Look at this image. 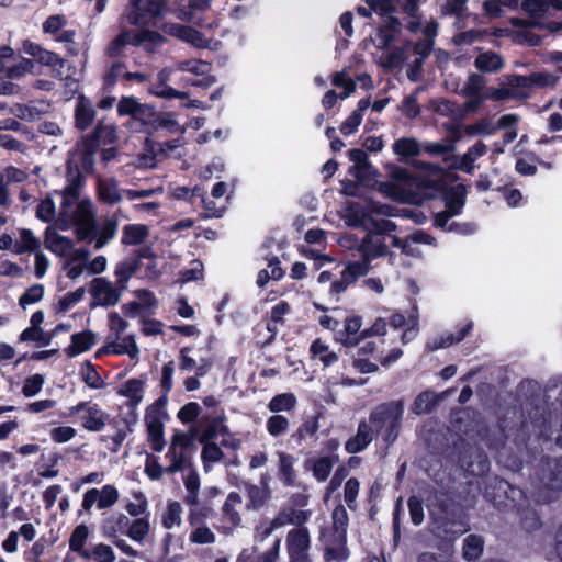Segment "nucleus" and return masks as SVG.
<instances>
[{"instance_id": "obj_50", "label": "nucleus", "mask_w": 562, "mask_h": 562, "mask_svg": "<svg viewBox=\"0 0 562 562\" xmlns=\"http://www.w3.org/2000/svg\"><path fill=\"white\" fill-rule=\"evenodd\" d=\"M268 268H270V270L262 269L258 272L256 282L259 288L266 286L269 280H280L283 277V270L277 257L268 260Z\"/></svg>"}, {"instance_id": "obj_44", "label": "nucleus", "mask_w": 562, "mask_h": 562, "mask_svg": "<svg viewBox=\"0 0 562 562\" xmlns=\"http://www.w3.org/2000/svg\"><path fill=\"white\" fill-rule=\"evenodd\" d=\"M336 460L331 457H319L307 461L314 477L324 482L328 479Z\"/></svg>"}, {"instance_id": "obj_35", "label": "nucleus", "mask_w": 562, "mask_h": 562, "mask_svg": "<svg viewBox=\"0 0 562 562\" xmlns=\"http://www.w3.org/2000/svg\"><path fill=\"white\" fill-rule=\"evenodd\" d=\"M504 81L513 100H524L530 97L531 91L526 76L508 75L504 77Z\"/></svg>"}, {"instance_id": "obj_61", "label": "nucleus", "mask_w": 562, "mask_h": 562, "mask_svg": "<svg viewBox=\"0 0 562 562\" xmlns=\"http://www.w3.org/2000/svg\"><path fill=\"white\" fill-rule=\"evenodd\" d=\"M100 496L98 499V508L106 509L114 506L120 497L119 491L114 485L106 484L99 490Z\"/></svg>"}, {"instance_id": "obj_21", "label": "nucleus", "mask_w": 562, "mask_h": 562, "mask_svg": "<svg viewBox=\"0 0 562 562\" xmlns=\"http://www.w3.org/2000/svg\"><path fill=\"white\" fill-rule=\"evenodd\" d=\"M487 153V146L481 142H475L468 150L454 158V167L464 173L472 175L475 165L474 162Z\"/></svg>"}, {"instance_id": "obj_27", "label": "nucleus", "mask_w": 562, "mask_h": 562, "mask_svg": "<svg viewBox=\"0 0 562 562\" xmlns=\"http://www.w3.org/2000/svg\"><path fill=\"white\" fill-rule=\"evenodd\" d=\"M10 112L20 120L33 122L38 120L44 113L47 112V106L44 101L15 103L11 108Z\"/></svg>"}, {"instance_id": "obj_56", "label": "nucleus", "mask_w": 562, "mask_h": 562, "mask_svg": "<svg viewBox=\"0 0 562 562\" xmlns=\"http://www.w3.org/2000/svg\"><path fill=\"white\" fill-rule=\"evenodd\" d=\"M248 504L247 508L258 509L265 505L269 498V490L266 486L248 485L247 486Z\"/></svg>"}, {"instance_id": "obj_34", "label": "nucleus", "mask_w": 562, "mask_h": 562, "mask_svg": "<svg viewBox=\"0 0 562 562\" xmlns=\"http://www.w3.org/2000/svg\"><path fill=\"white\" fill-rule=\"evenodd\" d=\"M109 419V415L103 412L97 404L87 407L82 426L89 431H101Z\"/></svg>"}, {"instance_id": "obj_63", "label": "nucleus", "mask_w": 562, "mask_h": 562, "mask_svg": "<svg viewBox=\"0 0 562 562\" xmlns=\"http://www.w3.org/2000/svg\"><path fill=\"white\" fill-rule=\"evenodd\" d=\"M521 432L522 434H533L535 436H548L552 438L551 435L547 434V422L542 416H536L535 418H530L529 420H525L521 424Z\"/></svg>"}, {"instance_id": "obj_14", "label": "nucleus", "mask_w": 562, "mask_h": 562, "mask_svg": "<svg viewBox=\"0 0 562 562\" xmlns=\"http://www.w3.org/2000/svg\"><path fill=\"white\" fill-rule=\"evenodd\" d=\"M148 442L153 450L161 452L166 446L164 439V424L156 415V407H148L145 414Z\"/></svg>"}, {"instance_id": "obj_45", "label": "nucleus", "mask_w": 562, "mask_h": 562, "mask_svg": "<svg viewBox=\"0 0 562 562\" xmlns=\"http://www.w3.org/2000/svg\"><path fill=\"white\" fill-rule=\"evenodd\" d=\"M148 227L143 224H130L124 226L122 243L125 245L142 244L148 236Z\"/></svg>"}, {"instance_id": "obj_32", "label": "nucleus", "mask_w": 562, "mask_h": 562, "mask_svg": "<svg viewBox=\"0 0 562 562\" xmlns=\"http://www.w3.org/2000/svg\"><path fill=\"white\" fill-rule=\"evenodd\" d=\"M140 43H143V41L136 33L132 31H123L111 41L106 48V54L110 57H116L124 52L128 44L138 45Z\"/></svg>"}, {"instance_id": "obj_4", "label": "nucleus", "mask_w": 562, "mask_h": 562, "mask_svg": "<svg viewBox=\"0 0 562 562\" xmlns=\"http://www.w3.org/2000/svg\"><path fill=\"white\" fill-rule=\"evenodd\" d=\"M70 226L76 227L78 240H86L91 237L95 231V212L90 199L80 200L68 215Z\"/></svg>"}, {"instance_id": "obj_53", "label": "nucleus", "mask_w": 562, "mask_h": 562, "mask_svg": "<svg viewBox=\"0 0 562 562\" xmlns=\"http://www.w3.org/2000/svg\"><path fill=\"white\" fill-rule=\"evenodd\" d=\"M484 541L476 535H469L463 540V558L468 561L479 559L483 553Z\"/></svg>"}, {"instance_id": "obj_58", "label": "nucleus", "mask_w": 562, "mask_h": 562, "mask_svg": "<svg viewBox=\"0 0 562 562\" xmlns=\"http://www.w3.org/2000/svg\"><path fill=\"white\" fill-rule=\"evenodd\" d=\"M149 530L150 524L148 518L142 517L133 520L132 522L130 521L126 535L136 542H143Z\"/></svg>"}, {"instance_id": "obj_42", "label": "nucleus", "mask_w": 562, "mask_h": 562, "mask_svg": "<svg viewBox=\"0 0 562 562\" xmlns=\"http://www.w3.org/2000/svg\"><path fill=\"white\" fill-rule=\"evenodd\" d=\"M349 158L353 162L355 177L358 180L367 179L371 169L367 153L362 149H352L349 151Z\"/></svg>"}, {"instance_id": "obj_28", "label": "nucleus", "mask_w": 562, "mask_h": 562, "mask_svg": "<svg viewBox=\"0 0 562 562\" xmlns=\"http://www.w3.org/2000/svg\"><path fill=\"white\" fill-rule=\"evenodd\" d=\"M362 322L359 316H349L345 321L344 331L338 333L336 340L346 347H355L362 339L357 334L361 328Z\"/></svg>"}, {"instance_id": "obj_64", "label": "nucleus", "mask_w": 562, "mask_h": 562, "mask_svg": "<svg viewBox=\"0 0 562 562\" xmlns=\"http://www.w3.org/2000/svg\"><path fill=\"white\" fill-rule=\"evenodd\" d=\"M204 277V266L203 263L194 259L190 262V268L180 271L179 273V282L187 283L191 281L202 280Z\"/></svg>"}, {"instance_id": "obj_30", "label": "nucleus", "mask_w": 562, "mask_h": 562, "mask_svg": "<svg viewBox=\"0 0 562 562\" xmlns=\"http://www.w3.org/2000/svg\"><path fill=\"white\" fill-rule=\"evenodd\" d=\"M474 66L482 72L494 74L501 71L504 68L505 63L503 57L497 53L486 50L479 53L475 57Z\"/></svg>"}, {"instance_id": "obj_25", "label": "nucleus", "mask_w": 562, "mask_h": 562, "mask_svg": "<svg viewBox=\"0 0 562 562\" xmlns=\"http://www.w3.org/2000/svg\"><path fill=\"white\" fill-rule=\"evenodd\" d=\"M278 462V477L285 486H294L297 480L296 471L294 469L295 458L284 451L277 453Z\"/></svg>"}, {"instance_id": "obj_54", "label": "nucleus", "mask_w": 562, "mask_h": 562, "mask_svg": "<svg viewBox=\"0 0 562 562\" xmlns=\"http://www.w3.org/2000/svg\"><path fill=\"white\" fill-rule=\"evenodd\" d=\"M202 443L203 449L201 452V457L204 464V469L207 472L211 470L212 464L217 463L223 459L224 453L216 443L212 442V440L204 441Z\"/></svg>"}, {"instance_id": "obj_49", "label": "nucleus", "mask_w": 562, "mask_h": 562, "mask_svg": "<svg viewBox=\"0 0 562 562\" xmlns=\"http://www.w3.org/2000/svg\"><path fill=\"white\" fill-rule=\"evenodd\" d=\"M485 83L486 79L482 75L471 72L462 86L461 93L463 97H477V94H485Z\"/></svg>"}, {"instance_id": "obj_15", "label": "nucleus", "mask_w": 562, "mask_h": 562, "mask_svg": "<svg viewBox=\"0 0 562 562\" xmlns=\"http://www.w3.org/2000/svg\"><path fill=\"white\" fill-rule=\"evenodd\" d=\"M378 436L369 420H361L358 425L357 432L349 438L345 445L348 453H358L363 451Z\"/></svg>"}, {"instance_id": "obj_16", "label": "nucleus", "mask_w": 562, "mask_h": 562, "mask_svg": "<svg viewBox=\"0 0 562 562\" xmlns=\"http://www.w3.org/2000/svg\"><path fill=\"white\" fill-rule=\"evenodd\" d=\"M310 516L311 512L308 510L295 508L283 509L272 519L266 533L270 535L274 530L288 525H294L299 528H303L302 526L308 520Z\"/></svg>"}, {"instance_id": "obj_10", "label": "nucleus", "mask_w": 562, "mask_h": 562, "mask_svg": "<svg viewBox=\"0 0 562 562\" xmlns=\"http://www.w3.org/2000/svg\"><path fill=\"white\" fill-rule=\"evenodd\" d=\"M370 270V266L366 261H352L340 272L339 279L331 281L328 293L338 300V296L344 293L358 278L366 276Z\"/></svg>"}, {"instance_id": "obj_13", "label": "nucleus", "mask_w": 562, "mask_h": 562, "mask_svg": "<svg viewBox=\"0 0 562 562\" xmlns=\"http://www.w3.org/2000/svg\"><path fill=\"white\" fill-rule=\"evenodd\" d=\"M162 30L166 34L189 43L196 48H205L209 45V40L201 32L190 26L167 23Z\"/></svg>"}, {"instance_id": "obj_31", "label": "nucleus", "mask_w": 562, "mask_h": 562, "mask_svg": "<svg viewBox=\"0 0 562 562\" xmlns=\"http://www.w3.org/2000/svg\"><path fill=\"white\" fill-rule=\"evenodd\" d=\"M128 525L130 519L125 514H112L103 522V533L111 539L117 538L119 535L127 533Z\"/></svg>"}, {"instance_id": "obj_29", "label": "nucleus", "mask_w": 562, "mask_h": 562, "mask_svg": "<svg viewBox=\"0 0 562 562\" xmlns=\"http://www.w3.org/2000/svg\"><path fill=\"white\" fill-rule=\"evenodd\" d=\"M90 536V530L85 524L78 525L69 537V549L83 560H91L90 550L85 544Z\"/></svg>"}, {"instance_id": "obj_3", "label": "nucleus", "mask_w": 562, "mask_h": 562, "mask_svg": "<svg viewBox=\"0 0 562 562\" xmlns=\"http://www.w3.org/2000/svg\"><path fill=\"white\" fill-rule=\"evenodd\" d=\"M372 214L382 216H395L394 207L367 199L364 205L357 202H347L345 206V220L349 226L368 228Z\"/></svg>"}, {"instance_id": "obj_5", "label": "nucleus", "mask_w": 562, "mask_h": 562, "mask_svg": "<svg viewBox=\"0 0 562 562\" xmlns=\"http://www.w3.org/2000/svg\"><path fill=\"white\" fill-rule=\"evenodd\" d=\"M165 0H131L125 19L133 25H148L166 12Z\"/></svg>"}, {"instance_id": "obj_48", "label": "nucleus", "mask_w": 562, "mask_h": 562, "mask_svg": "<svg viewBox=\"0 0 562 562\" xmlns=\"http://www.w3.org/2000/svg\"><path fill=\"white\" fill-rule=\"evenodd\" d=\"M297 404L296 396L293 393H280L273 396L268 403V409L272 413L290 412Z\"/></svg>"}, {"instance_id": "obj_18", "label": "nucleus", "mask_w": 562, "mask_h": 562, "mask_svg": "<svg viewBox=\"0 0 562 562\" xmlns=\"http://www.w3.org/2000/svg\"><path fill=\"white\" fill-rule=\"evenodd\" d=\"M324 562H347L351 552L347 546V539L323 538Z\"/></svg>"}, {"instance_id": "obj_24", "label": "nucleus", "mask_w": 562, "mask_h": 562, "mask_svg": "<svg viewBox=\"0 0 562 562\" xmlns=\"http://www.w3.org/2000/svg\"><path fill=\"white\" fill-rule=\"evenodd\" d=\"M226 432L227 427L224 425V417L221 415H210L202 418L199 441H210Z\"/></svg>"}, {"instance_id": "obj_8", "label": "nucleus", "mask_w": 562, "mask_h": 562, "mask_svg": "<svg viewBox=\"0 0 562 562\" xmlns=\"http://www.w3.org/2000/svg\"><path fill=\"white\" fill-rule=\"evenodd\" d=\"M540 480L541 486L537 493V501L549 503L562 488V459L554 461L553 465L549 463L548 469L542 471Z\"/></svg>"}, {"instance_id": "obj_22", "label": "nucleus", "mask_w": 562, "mask_h": 562, "mask_svg": "<svg viewBox=\"0 0 562 562\" xmlns=\"http://www.w3.org/2000/svg\"><path fill=\"white\" fill-rule=\"evenodd\" d=\"M55 226H49L45 231V247L59 257L70 256L74 243L70 238L59 235Z\"/></svg>"}, {"instance_id": "obj_47", "label": "nucleus", "mask_w": 562, "mask_h": 562, "mask_svg": "<svg viewBox=\"0 0 562 562\" xmlns=\"http://www.w3.org/2000/svg\"><path fill=\"white\" fill-rule=\"evenodd\" d=\"M497 132L495 123L491 119H481L476 122L469 124L464 127V133L468 136H492Z\"/></svg>"}, {"instance_id": "obj_38", "label": "nucleus", "mask_w": 562, "mask_h": 562, "mask_svg": "<svg viewBox=\"0 0 562 562\" xmlns=\"http://www.w3.org/2000/svg\"><path fill=\"white\" fill-rule=\"evenodd\" d=\"M369 106H370L369 99H361L358 102L357 109L340 125V132L345 136L352 135L357 132V130L363 119V113Z\"/></svg>"}, {"instance_id": "obj_60", "label": "nucleus", "mask_w": 562, "mask_h": 562, "mask_svg": "<svg viewBox=\"0 0 562 562\" xmlns=\"http://www.w3.org/2000/svg\"><path fill=\"white\" fill-rule=\"evenodd\" d=\"M34 68V61L29 58H21V60L13 66L7 67L4 69L5 76L10 80H19L23 78L26 74H30L33 71Z\"/></svg>"}, {"instance_id": "obj_26", "label": "nucleus", "mask_w": 562, "mask_h": 562, "mask_svg": "<svg viewBox=\"0 0 562 562\" xmlns=\"http://www.w3.org/2000/svg\"><path fill=\"white\" fill-rule=\"evenodd\" d=\"M349 517L342 505H337L331 513V528L323 538L347 539Z\"/></svg>"}, {"instance_id": "obj_39", "label": "nucleus", "mask_w": 562, "mask_h": 562, "mask_svg": "<svg viewBox=\"0 0 562 562\" xmlns=\"http://www.w3.org/2000/svg\"><path fill=\"white\" fill-rule=\"evenodd\" d=\"M401 30V22L398 19L387 15L384 25L378 31L379 47H387L395 38V35Z\"/></svg>"}, {"instance_id": "obj_20", "label": "nucleus", "mask_w": 562, "mask_h": 562, "mask_svg": "<svg viewBox=\"0 0 562 562\" xmlns=\"http://www.w3.org/2000/svg\"><path fill=\"white\" fill-rule=\"evenodd\" d=\"M98 199L105 204H117L123 200L124 191L119 188L114 178L98 177L97 180Z\"/></svg>"}, {"instance_id": "obj_51", "label": "nucleus", "mask_w": 562, "mask_h": 562, "mask_svg": "<svg viewBox=\"0 0 562 562\" xmlns=\"http://www.w3.org/2000/svg\"><path fill=\"white\" fill-rule=\"evenodd\" d=\"M439 398L440 397L434 392H423L415 398L412 405V412L416 415L428 413L436 406Z\"/></svg>"}, {"instance_id": "obj_11", "label": "nucleus", "mask_w": 562, "mask_h": 562, "mask_svg": "<svg viewBox=\"0 0 562 562\" xmlns=\"http://www.w3.org/2000/svg\"><path fill=\"white\" fill-rule=\"evenodd\" d=\"M25 54L35 57L41 64L52 67L56 77L63 78V69L66 60L56 53L43 48L41 45L31 41H25L22 45Z\"/></svg>"}, {"instance_id": "obj_19", "label": "nucleus", "mask_w": 562, "mask_h": 562, "mask_svg": "<svg viewBox=\"0 0 562 562\" xmlns=\"http://www.w3.org/2000/svg\"><path fill=\"white\" fill-rule=\"evenodd\" d=\"M117 113L143 122H147L154 114L150 106L139 103L135 97H123L117 103Z\"/></svg>"}, {"instance_id": "obj_55", "label": "nucleus", "mask_w": 562, "mask_h": 562, "mask_svg": "<svg viewBox=\"0 0 562 562\" xmlns=\"http://www.w3.org/2000/svg\"><path fill=\"white\" fill-rule=\"evenodd\" d=\"M310 351L314 357H318L319 361H322L325 367H329L338 360L337 353L329 351L328 346L321 339H316L312 342Z\"/></svg>"}, {"instance_id": "obj_46", "label": "nucleus", "mask_w": 562, "mask_h": 562, "mask_svg": "<svg viewBox=\"0 0 562 562\" xmlns=\"http://www.w3.org/2000/svg\"><path fill=\"white\" fill-rule=\"evenodd\" d=\"M144 382L138 379L126 381L120 389L119 393L131 400V405L136 407L143 401Z\"/></svg>"}, {"instance_id": "obj_43", "label": "nucleus", "mask_w": 562, "mask_h": 562, "mask_svg": "<svg viewBox=\"0 0 562 562\" xmlns=\"http://www.w3.org/2000/svg\"><path fill=\"white\" fill-rule=\"evenodd\" d=\"M98 147H99V145L95 139L86 138L81 144V147L79 149L80 164H81V168L87 173H91L94 170V164H95L94 154L97 153Z\"/></svg>"}, {"instance_id": "obj_12", "label": "nucleus", "mask_w": 562, "mask_h": 562, "mask_svg": "<svg viewBox=\"0 0 562 562\" xmlns=\"http://www.w3.org/2000/svg\"><path fill=\"white\" fill-rule=\"evenodd\" d=\"M244 506L243 497L237 492H231L221 509L222 521L225 524L224 528L232 531L234 528L240 526L241 515L240 510Z\"/></svg>"}, {"instance_id": "obj_17", "label": "nucleus", "mask_w": 562, "mask_h": 562, "mask_svg": "<svg viewBox=\"0 0 562 562\" xmlns=\"http://www.w3.org/2000/svg\"><path fill=\"white\" fill-rule=\"evenodd\" d=\"M128 355L130 358L136 359L139 355V348L133 335L125 336L120 340V337L109 341L105 346L100 348L97 356L102 355Z\"/></svg>"}, {"instance_id": "obj_1", "label": "nucleus", "mask_w": 562, "mask_h": 562, "mask_svg": "<svg viewBox=\"0 0 562 562\" xmlns=\"http://www.w3.org/2000/svg\"><path fill=\"white\" fill-rule=\"evenodd\" d=\"M403 414L404 403L400 400L379 404L371 411L368 420L386 446L396 441Z\"/></svg>"}, {"instance_id": "obj_41", "label": "nucleus", "mask_w": 562, "mask_h": 562, "mask_svg": "<svg viewBox=\"0 0 562 562\" xmlns=\"http://www.w3.org/2000/svg\"><path fill=\"white\" fill-rule=\"evenodd\" d=\"M467 189L464 186H457L446 195V211L450 215L457 216L461 213L465 204Z\"/></svg>"}, {"instance_id": "obj_23", "label": "nucleus", "mask_w": 562, "mask_h": 562, "mask_svg": "<svg viewBox=\"0 0 562 562\" xmlns=\"http://www.w3.org/2000/svg\"><path fill=\"white\" fill-rule=\"evenodd\" d=\"M359 250L362 255L361 261H366L370 266V260L385 254L386 245L381 236L369 232L361 241Z\"/></svg>"}, {"instance_id": "obj_59", "label": "nucleus", "mask_w": 562, "mask_h": 562, "mask_svg": "<svg viewBox=\"0 0 562 562\" xmlns=\"http://www.w3.org/2000/svg\"><path fill=\"white\" fill-rule=\"evenodd\" d=\"M289 419L279 414H274L267 419L266 429L272 437H280L289 430Z\"/></svg>"}, {"instance_id": "obj_33", "label": "nucleus", "mask_w": 562, "mask_h": 562, "mask_svg": "<svg viewBox=\"0 0 562 562\" xmlns=\"http://www.w3.org/2000/svg\"><path fill=\"white\" fill-rule=\"evenodd\" d=\"M94 342L95 336L92 331L76 333L71 336V344L65 349V352L68 357H75L89 350Z\"/></svg>"}, {"instance_id": "obj_62", "label": "nucleus", "mask_w": 562, "mask_h": 562, "mask_svg": "<svg viewBox=\"0 0 562 562\" xmlns=\"http://www.w3.org/2000/svg\"><path fill=\"white\" fill-rule=\"evenodd\" d=\"M530 90L533 87L538 88H551L554 87L559 80V77L551 72H532L526 76Z\"/></svg>"}, {"instance_id": "obj_6", "label": "nucleus", "mask_w": 562, "mask_h": 562, "mask_svg": "<svg viewBox=\"0 0 562 562\" xmlns=\"http://www.w3.org/2000/svg\"><path fill=\"white\" fill-rule=\"evenodd\" d=\"M191 445V437L186 432H176L172 437L171 445L165 458L169 464L165 468L166 473L182 472L190 468V457L188 448Z\"/></svg>"}, {"instance_id": "obj_40", "label": "nucleus", "mask_w": 562, "mask_h": 562, "mask_svg": "<svg viewBox=\"0 0 562 562\" xmlns=\"http://www.w3.org/2000/svg\"><path fill=\"white\" fill-rule=\"evenodd\" d=\"M95 111L90 100L80 98L76 106V126L80 130H87L93 122Z\"/></svg>"}, {"instance_id": "obj_2", "label": "nucleus", "mask_w": 562, "mask_h": 562, "mask_svg": "<svg viewBox=\"0 0 562 562\" xmlns=\"http://www.w3.org/2000/svg\"><path fill=\"white\" fill-rule=\"evenodd\" d=\"M85 183V178L79 169L74 166L70 161L67 162V184L60 191H55V194L61 196L60 212L56 218V227L61 231L70 228V222L68 215L70 210L79 202L81 189Z\"/></svg>"}, {"instance_id": "obj_52", "label": "nucleus", "mask_w": 562, "mask_h": 562, "mask_svg": "<svg viewBox=\"0 0 562 562\" xmlns=\"http://www.w3.org/2000/svg\"><path fill=\"white\" fill-rule=\"evenodd\" d=\"M393 150L402 157H415L422 151L420 144L412 137H402L393 144Z\"/></svg>"}, {"instance_id": "obj_57", "label": "nucleus", "mask_w": 562, "mask_h": 562, "mask_svg": "<svg viewBox=\"0 0 562 562\" xmlns=\"http://www.w3.org/2000/svg\"><path fill=\"white\" fill-rule=\"evenodd\" d=\"M136 272V263L134 261H122L119 262L114 270V276L116 277V284L122 290L125 291L127 288L128 280Z\"/></svg>"}, {"instance_id": "obj_36", "label": "nucleus", "mask_w": 562, "mask_h": 562, "mask_svg": "<svg viewBox=\"0 0 562 562\" xmlns=\"http://www.w3.org/2000/svg\"><path fill=\"white\" fill-rule=\"evenodd\" d=\"M161 525L167 530L179 529L182 526V506L177 501H169L161 514Z\"/></svg>"}, {"instance_id": "obj_9", "label": "nucleus", "mask_w": 562, "mask_h": 562, "mask_svg": "<svg viewBox=\"0 0 562 562\" xmlns=\"http://www.w3.org/2000/svg\"><path fill=\"white\" fill-rule=\"evenodd\" d=\"M311 538L307 528H295L286 535V550L290 562H308Z\"/></svg>"}, {"instance_id": "obj_7", "label": "nucleus", "mask_w": 562, "mask_h": 562, "mask_svg": "<svg viewBox=\"0 0 562 562\" xmlns=\"http://www.w3.org/2000/svg\"><path fill=\"white\" fill-rule=\"evenodd\" d=\"M122 290L105 278H94L90 282L89 293L93 302L91 306H114L122 296Z\"/></svg>"}, {"instance_id": "obj_37", "label": "nucleus", "mask_w": 562, "mask_h": 562, "mask_svg": "<svg viewBox=\"0 0 562 562\" xmlns=\"http://www.w3.org/2000/svg\"><path fill=\"white\" fill-rule=\"evenodd\" d=\"M472 329V323H467L460 330L458 336L453 334H448L446 336H440L428 340L425 349L429 352L436 351L438 349L448 348L454 342H459L470 333Z\"/></svg>"}]
</instances>
